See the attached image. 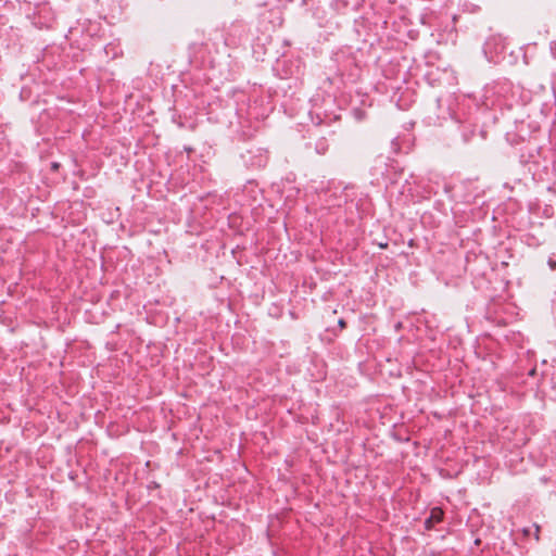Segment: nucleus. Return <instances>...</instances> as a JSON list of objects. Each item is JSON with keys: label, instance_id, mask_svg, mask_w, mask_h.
Segmentation results:
<instances>
[{"label": "nucleus", "instance_id": "nucleus-1", "mask_svg": "<svg viewBox=\"0 0 556 556\" xmlns=\"http://www.w3.org/2000/svg\"><path fill=\"white\" fill-rule=\"evenodd\" d=\"M443 510L439 507L431 509L429 518L426 519L425 525L427 529H431L435 523H439L443 519Z\"/></svg>", "mask_w": 556, "mask_h": 556}, {"label": "nucleus", "instance_id": "nucleus-2", "mask_svg": "<svg viewBox=\"0 0 556 556\" xmlns=\"http://www.w3.org/2000/svg\"><path fill=\"white\" fill-rule=\"evenodd\" d=\"M339 326L343 329V328H345L346 324H345V321L343 319H340L339 320Z\"/></svg>", "mask_w": 556, "mask_h": 556}, {"label": "nucleus", "instance_id": "nucleus-3", "mask_svg": "<svg viewBox=\"0 0 556 556\" xmlns=\"http://www.w3.org/2000/svg\"><path fill=\"white\" fill-rule=\"evenodd\" d=\"M59 168V164L58 163H53L52 164V169L56 170Z\"/></svg>", "mask_w": 556, "mask_h": 556}]
</instances>
